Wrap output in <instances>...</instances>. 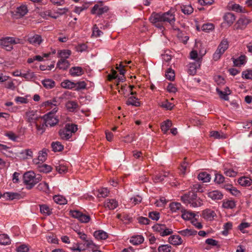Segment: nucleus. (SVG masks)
<instances>
[{
    "label": "nucleus",
    "instance_id": "obj_53",
    "mask_svg": "<svg viewBox=\"0 0 252 252\" xmlns=\"http://www.w3.org/2000/svg\"><path fill=\"white\" fill-rule=\"evenodd\" d=\"M211 137H213L217 139H225L226 138V135L222 132H220L217 131H212L210 132Z\"/></svg>",
    "mask_w": 252,
    "mask_h": 252
},
{
    "label": "nucleus",
    "instance_id": "obj_4",
    "mask_svg": "<svg viewBox=\"0 0 252 252\" xmlns=\"http://www.w3.org/2000/svg\"><path fill=\"white\" fill-rule=\"evenodd\" d=\"M19 39H16L13 37H5L0 39V46L7 51H11L13 45L19 43Z\"/></svg>",
    "mask_w": 252,
    "mask_h": 252
},
{
    "label": "nucleus",
    "instance_id": "obj_23",
    "mask_svg": "<svg viewBox=\"0 0 252 252\" xmlns=\"http://www.w3.org/2000/svg\"><path fill=\"white\" fill-rule=\"evenodd\" d=\"M150 20L153 24L162 22V13H153L150 17Z\"/></svg>",
    "mask_w": 252,
    "mask_h": 252
},
{
    "label": "nucleus",
    "instance_id": "obj_28",
    "mask_svg": "<svg viewBox=\"0 0 252 252\" xmlns=\"http://www.w3.org/2000/svg\"><path fill=\"white\" fill-rule=\"evenodd\" d=\"M172 123L169 120H166L161 124L160 128L161 131L164 133H166L169 129L172 126Z\"/></svg>",
    "mask_w": 252,
    "mask_h": 252
},
{
    "label": "nucleus",
    "instance_id": "obj_60",
    "mask_svg": "<svg viewBox=\"0 0 252 252\" xmlns=\"http://www.w3.org/2000/svg\"><path fill=\"white\" fill-rule=\"evenodd\" d=\"M47 156V150L43 149L41 152L39 153V155L38 156V160L43 162L45 160Z\"/></svg>",
    "mask_w": 252,
    "mask_h": 252
},
{
    "label": "nucleus",
    "instance_id": "obj_8",
    "mask_svg": "<svg viewBox=\"0 0 252 252\" xmlns=\"http://www.w3.org/2000/svg\"><path fill=\"white\" fill-rule=\"evenodd\" d=\"M70 215L74 218L78 219L81 222L87 223L91 220L89 215H86L77 210H71Z\"/></svg>",
    "mask_w": 252,
    "mask_h": 252
},
{
    "label": "nucleus",
    "instance_id": "obj_37",
    "mask_svg": "<svg viewBox=\"0 0 252 252\" xmlns=\"http://www.w3.org/2000/svg\"><path fill=\"white\" fill-rule=\"evenodd\" d=\"M61 86L64 89L74 90L75 83L68 80H65L62 82Z\"/></svg>",
    "mask_w": 252,
    "mask_h": 252
},
{
    "label": "nucleus",
    "instance_id": "obj_52",
    "mask_svg": "<svg viewBox=\"0 0 252 252\" xmlns=\"http://www.w3.org/2000/svg\"><path fill=\"white\" fill-rule=\"evenodd\" d=\"M87 84L84 81L75 83L74 90L77 91L85 89L86 88Z\"/></svg>",
    "mask_w": 252,
    "mask_h": 252
},
{
    "label": "nucleus",
    "instance_id": "obj_55",
    "mask_svg": "<svg viewBox=\"0 0 252 252\" xmlns=\"http://www.w3.org/2000/svg\"><path fill=\"white\" fill-rule=\"evenodd\" d=\"M166 78L170 81H173L175 78L174 71L171 69L168 68L165 73Z\"/></svg>",
    "mask_w": 252,
    "mask_h": 252
},
{
    "label": "nucleus",
    "instance_id": "obj_29",
    "mask_svg": "<svg viewBox=\"0 0 252 252\" xmlns=\"http://www.w3.org/2000/svg\"><path fill=\"white\" fill-rule=\"evenodd\" d=\"M42 84L47 89L53 88L55 86V81L51 79H45L41 81Z\"/></svg>",
    "mask_w": 252,
    "mask_h": 252
},
{
    "label": "nucleus",
    "instance_id": "obj_16",
    "mask_svg": "<svg viewBox=\"0 0 252 252\" xmlns=\"http://www.w3.org/2000/svg\"><path fill=\"white\" fill-rule=\"evenodd\" d=\"M202 217L206 220H212L216 217V214L214 211L207 209L203 211Z\"/></svg>",
    "mask_w": 252,
    "mask_h": 252
},
{
    "label": "nucleus",
    "instance_id": "obj_35",
    "mask_svg": "<svg viewBox=\"0 0 252 252\" xmlns=\"http://www.w3.org/2000/svg\"><path fill=\"white\" fill-rule=\"evenodd\" d=\"M224 20L229 25H231L235 20V15L231 13H227L223 16Z\"/></svg>",
    "mask_w": 252,
    "mask_h": 252
},
{
    "label": "nucleus",
    "instance_id": "obj_2",
    "mask_svg": "<svg viewBox=\"0 0 252 252\" xmlns=\"http://www.w3.org/2000/svg\"><path fill=\"white\" fill-rule=\"evenodd\" d=\"M23 179L27 189H31L41 180V177L39 175H36L32 171H28L24 174Z\"/></svg>",
    "mask_w": 252,
    "mask_h": 252
},
{
    "label": "nucleus",
    "instance_id": "obj_34",
    "mask_svg": "<svg viewBox=\"0 0 252 252\" xmlns=\"http://www.w3.org/2000/svg\"><path fill=\"white\" fill-rule=\"evenodd\" d=\"M36 113V110H30L26 112V115L27 117L29 122H31L34 120H37L38 119L39 117L37 116Z\"/></svg>",
    "mask_w": 252,
    "mask_h": 252
},
{
    "label": "nucleus",
    "instance_id": "obj_30",
    "mask_svg": "<svg viewBox=\"0 0 252 252\" xmlns=\"http://www.w3.org/2000/svg\"><path fill=\"white\" fill-rule=\"evenodd\" d=\"M3 196L7 199L14 200L19 199L21 198V194L16 192H7L4 193Z\"/></svg>",
    "mask_w": 252,
    "mask_h": 252
},
{
    "label": "nucleus",
    "instance_id": "obj_41",
    "mask_svg": "<svg viewBox=\"0 0 252 252\" xmlns=\"http://www.w3.org/2000/svg\"><path fill=\"white\" fill-rule=\"evenodd\" d=\"M126 103L128 105H131L136 107L139 106L140 105V103L138 101V98L135 96L129 97L126 101Z\"/></svg>",
    "mask_w": 252,
    "mask_h": 252
},
{
    "label": "nucleus",
    "instance_id": "obj_19",
    "mask_svg": "<svg viewBox=\"0 0 252 252\" xmlns=\"http://www.w3.org/2000/svg\"><path fill=\"white\" fill-rule=\"evenodd\" d=\"M34 162L37 164V168L39 172L47 173L51 171L52 167L47 164H44L42 162L39 164L38 162H36V160H34Z\"/></svg>",
    "mask_w": 252,
    "mask_h": 252
},
{
    "label": "nucleus",
    "instance_id": "obj_11",
    "mask_svg": "<svg viewBox=\"0 0 252 252\" xmlns=\"http://www.w3.org/2000/svg\"><path fill=\"white\" fill-rule=\"evenodd\" d=\"M250 22L251 20L249 18L245 16L242 17L237 21L235 25V29L237 30H244Z\"/></svg>",
    "mask_w": 252,
    "mask_h": 252
},
{
    "label": "nucleus",
    "instance_id": "obj_12",
    "mask_svg": "<svg viewBox=\"0 0 252 252\" xmlns=\"http://www.w3.org/2000/svg\"><path fill=\"white\" fill-rule=\"evenodd\" d=\"M43 40L41 36L37 34L31 35L28 38V41L34 46L40 45Z\"/></svg>",
    "mask_w": 252,
    "mask_h": 252
},
{
    "label": "nucleus",
    "instance_id": "obj_51",
    "mask_svg": "<svg viewBox=\"0 0 252 252\" xmlns=\"http://www.w3.org/2000/svg\"><path fill=\"white\" fill-rule=\"evenodd\" d=\"M37 189L39 190H41L45 192H48L49 191V185L46 182H41L37 186Z\"/></svg>",
    "mask_w": 252,
    "mask_h": 252
},
{
    "label": "nucleus",
    "instance_id": "obj_26",
    "mask_svg": "<svg viewBox=\"0 0 252 252\" xmlns=\"http://www.w3.org/2000/svg\"><path fill=\"white\" fill-rule=\"evenodd\" d=\"M181 213L182 219L186 220H193L195 216L194 213L189 211H187L185 208L184 209V211H183Z\"/></svg>",
    "mask_w": 252,
    "mask_h": 252
},
{
    "label": "nucleus",
    "instance_id": "obj_14",
    "mask_svg": "<svg viewBox=\"0 0 252 252\" xmlns=\"http://www.w3.org/2000/svg\"><path fill=\"white\" fill-rule=\"evenodd\" d=\"M169 208L172 213H182L184 211V207L180 203L173 202L169 204Z\"/></svg>",
    "mask_w": 252,
    "mask_h": 252
},
{
    "label": "nucleus",
    "instance_id": "obj_64",
    "mask_svg": "<svg viewBox=\"0 0 252 252\" xmlns=\"http://www.w3.org/2000/svg\"><path fill=\"white\" fill-rule=\"evenodd\" d=\"M242 77L247 79H252V70H247L242 72Z\"/></svg>",
    "mask_w": 252,
    "mask_h": 252
},
{
    "label": "nucleus",
    "instance_id": "obj_57",
    "mask_svg": "<svg viewBox=\"0 0 252 252\" xmlns=\"http://www.w3.org/2000/svg\"><path fill=\"white\" fill-rule=\"evenodd\" d=\"M148 217L152 220L157 221L160 218V214L157 211H152L149 213Z\"/></svg>",
    "mask_w": 252,
    "mask_h": 252
},
{
    "label": "nucleus",
    "instance_id": "obj_25",
    "mask_svg": "<svg viewBox=\"0 0 252 252\" xmlns=\"http://www.w3.org/2000/svg\"><path fill=\"white\" fill-rule=\"evenodd\" d=\"M239 184L244 187H249L251 185L252 180L246 176H243L240 178L238 181Z\"/></svg>",
    "mask_w": 252,
    "mask_h": 252
},
{
    "label": "nucleus",
    "instance_id": "obj_63",
    "mask_svg": "<svg viewBox=\"0 0 252 252\" xmlns=\"http://www.w3.org/2000/svg\"><path fill=\"white\" fill-rule=\"evenodd\" d=\"M22 77L25 78L26 80H29L34 77V74L30 70H28L26 73H22Z\"/></svg>",
    "mask_w": 252,
    "mask_h": 252
},
{
    "label": "nucleus",
    "instance_id": "obj_10",
    "mask_svg": "<svg viewBox=\"0 0 252 252\" xmlns=\"http://www.w3.org/2000/svg\"><path fill=\"white\" fill-rule=\"evenodd\" d=\"M103 206L107 209L113 210L118 207L119 202L116 199L107 198L104 201Z\"/></svg>",
    "mask_w": 252,
    "mask_h": 252
},
{
    "label": "nucleus",
    "instance_id": "obj_31",
    "mask_svg": "<svg viewBox=\"0 0 252 252\" xmlns=\"http://www.w3.org/2000/svg\"><path fill=\"white\" fill-rule=\"evenodd\" d=\"M144 241V238L142 235L132 236L130 239V242L134 245L142 244Z\"/></svg>",
    "mask_w": 252,
    "mask_h": 252
},
{
    "label": "nucleus",
    "instance_id": "obj_1",
    "mask_svg": "<svg viewBox=\"0 0 252 252\" xmlns=\"http://www.w3.org/2000/svg\"><path fill=\"white\" fill-rule=\"evenodd\" d=\"M182 201L186 204H189L193 208L202 205V200L193 192H189L181 196Z\"/></svg>",
    "mask_w": 252,
    "mask_h": 252
},
{
    "label": "nucleus",
    "instance_id": "obj_21",
    "mask_svg": "<svg viewBox=\"0 0 252 252\" xmlns=\"http://www.w3.org/2000/svg\"><path fill=\"white\" fill-rule=\"evenodd\" d=\"M69 62L65 59H61L57 63V67L61 70H66L69 66Z\"/></svg>",
    "mask_w": 252,
    "mask_h": 252
},
{
    "label": "nucleus",
    "instance_id": "obj_48",
    "mask_svg": "<svg viewBox=\"0 0 252 252\" xmlns=\"http://www.w3.org/2000/svg\"><path fill=\"white\" fill-rule=\"evenodd\" d=\"M40 15L45 19H47L48 17H50L54 19H57L58 16L53 15L50 10H45L40 12Z\"/></svg>",
    "mask_w": 252,
    "mask_h": 252
},
{
    "label": "nucleus",
    "instance_id": "obj_44",
    "mask_svg": "<svg viewBox=\"0 0 252 252\" xmlns=\"http://www.w3.org/2000/svg\"><path fill=\"white\" fill-rule=\"evenodd\" d=\"M28 11L27 7L25 5H22L18 7L16 10V13L20 16H24L27 13Z\"/></svg>",
    "mask_w": 252,
    "mask_h": 252
},
{
    "label": "nucleus",
    "instance_id": "obj_15",
    "mask_svg": "<svg viewBox=\"0 0 252 252\" xmlns=\"http://www.w3.org/2000/svg\"><path fill=\"white\" fill-rule=\"evenodd\" d=\"M175 21V15L171 11H168L162 13V22H168L172 25L174 23Z\"/></svg>",
    "mask_w": 252,
    "mask_h": 252
},
{
    "label": "nucleus",
    "instance_id": "obj_61",
    "mask_svg": "<svg viewBox=\"0 0 252 252\" xmlns=\"http://www.w3.org/2000/svg\"><path fill=\"white\" fill-rule=\"evenodd\" d=\"M171 247L169 245H162L158 247V252H170Z\"/></svg>",
    "mask_w": 252,
    "mask_h": 252
},
{
    "label": "nucleus",
    "instance_id": "obj_36",
    "mask_svg": "<svg viewBox=\"0 0 252 252\" xmlns=\"http://www.w3.org/2000/svg\"><path fill=\"white\" fill-rule=\"evenodd\" d=\"M228 6L229 9L237 12H244V10L243 9V7L238 4L231 2L228 4Z\"/></svg>",
    "mask_w": 252,
    "mask_h": 252
},
{
    "label": "nucleus",
    "instance_id": "obj_46",
    "mask_svg": "<svg viewBox=\"0 0 252 252\" xmlns=\"http://www.w3.org/2000/svg\"><path fill=\"white\" fill-rule=\"evenodd\" d=\"M181 11L185 14L189 15L193 11V9L190 5H183L181 6Z\"/></svg>",
    "mask_w": 252,
    "mask_h": 252
},
{
    "label": "nucleus",
    "instance_id": "obj_50",
    "mask_svg": "<svg viewBox=\"0 0 252 252\" xmlns=\"http://www.w3.org/2000/svg\"><path fill=\"white\" fill-rule=\"evenodd\" d=\"M232 228V223L231 222H227L224 224L223 227V231L221 233L224 236H227L228 234V231L231 230Z\"/></svg>",
    "mask_w": 252,
    "mask_h": 252
},
{
    "label": "nucleus",
    "instance_id": "obj_17",
    "mask_svg": "<svg viewBox=\"0 0 252 252\" xmlns=\"http://www.w3.org/2000/svg\"><path fill=\"white\" fill-rule=\"evenodd\" d=\"M173 177L172 174L168 172H164L163 173H159L155 176L154 178V181L155 182H160L164 180L165 178H169Z\"/></svg>",
    "mask_w": 252,
    "mask_h": 252
},
{
    "label": "nucleus",
    "instance_id": "obj_40",
    "mask_svg": "<svg viewBox=\"0 0 252 252\" xmlns=\"http://www.w3.org/2000/svg\"><path fill=\"white\" fill-rule=\"evenodd\" d=\"M40 210L41 214L45 215H50L52 213V209L46 204L40 205Z\"/></svg>",
    "mask_w": 252,
    "mask_h": 252
},
{
    "label": "nucleus",
    "instance_id": "obj_6",
    "mask_svg": "<svg viewBox=\"0 0 252 252\" xmlns=\"http://www.w3.org/2000/svg\"><path fill=\"white\" fill-rule=\"evenodd\" d=\"M228 48V41L226 39H223L219 45L218 47L214 54H213V59L214 61L219 60L221 55Z\"/></svg>",
    "mask_w": 252,
    "mask_h": 252
},
{
    "label": "nucleus",
    "instance_id": "obj_38",
    "mask_svg": "<svg viewBox=\"0 0 252 252\" xmlns=\"http://www.w3.org/2000/svg\"><path fill=\"white\" fill-rule=\"evenodd\" d=\"M55 202L60 205H64L67 203V200L65 197L61 195H56L53 197Z\"/></svg>",
    "mask_w": 252,
    "mask_h": 252
},
{
    "label": "nucleus",
    "instance_id": "obj_20",
    "mask_svg": "<svg viewBox=\"0 0 252 252\" xmlns=\"http://www.w3.org/2000/svg\"><path fill=\"white\" fill-rule=\"evenodd\" d=\"M84 71L81 67L74 66L69 69V73L73 77L80 76L83 74Z\"/></svg>",
    "mask_w": 252,
    "mask_h": 252
},
{
    "label": "nucleus",
    "instance_id": "obj_33",
    "mask_svg": "<svg viewBox=\"0 0 252 252\" xmlns=\"http://www.w3.org/2000/svg\"><path fill=\"white\" fill-rule=\"evenodd\" d=\"M246 63V57L245 55H241L239 58L234 59L233 63L236 66H239L244 64Z\"/></svg>",
    "mask_w": 252,
    "mask_h": 252
},
{
    "label": "nucleus",
    "instance_id": "obj_39",
    "mask_svg": "<svg viewBox=\"0 0 252 252\" xmlns=\"http://www.w3.org/2000/svg\"><path fill=\"white\" fill-rule=\"evenodd\" d=\"M66 107L70 112H74L78 107L77 102L74 101H69L66 103Z\"/></svg>",
    "mask_w": 252,
    "mask_h": 252
},
{
    "label": "nucleus",
    "instance_id": "obj_22",
    "mask_svg": "<svg viewBox=\"0 0 252 252\" xmlns=\"http://www.w3.org/2000/svg\"><path fill=\"white\" fill-rule=\"evenodd\" d=\"M236 202L233 200L224 199L222 201V207L226 209H232L235 208Z\"/></svg>",
    "mask_w": 252,
    "mask_h": 252
},
{
    "label": "nucleus",
    "instance_id": "obj_32",
    "mask_svg": "<svg viewBox=\"0 0 252 252\" xmlns=\"http://www.w3.org/2000/svg\"><path fill=\"white\" fill-rule=\"evenodd\" d=\"M198 179L202 181L203 183H207L210 182L211 180V176L207 172H201L198 175Z\"/></svg>",
    "mask_w": 252,
    "mask_h": 252
},
{
    "label": "nucleus",
    "instance_id": "obj_56",
    "mask_svg": "<svg viewBox=\"0 0 252 252\" xmlns=\"http://www.w3.org/2000/svg\"><path fill=\"white\" fill-rule=\"evenodd\" d=\"M103 34V32H101L98 26L95 24L93 26L92 35L95 37H99Z\"/></svg>",
    "mask_w": 252,
    "mask_h": 252
},
{
    "label": "nucleus",
    "instance_id": "obj_24",
    "mask_svg": "<svg viewBox=\"0 0 252 252\" xmlns=\"http://www.w3.org/2000/svg\"><path fill=\"white\" fill-rule=\"evenodd\" d=\"M169 242L175 246L180 245L182 243L181 237L179 235H172L168 238Z\"/></svg>",
    "mask_w": 252,
    "mask_h": 252
},
{
    "label": "nucleus",
    "instance_id": "obj_27",
    "mask_svg": "<svg viewBox=\"0 0 252 252\" xmlns=\"http://www.w3.org/2000/svg\"><path fill=\"white\" fill-rule=\"evenodd\" d=\"M94 236L97 240H105L108 237L107 233L102 230L94 231Z\"/></svg>",
    "mask_w": 252,
    "mask_h": 252
},
{
    "label": "nucleus",
    "instance_id": "obj_7",
    "mask_svg": "<svg viewBox=\"0 0 252 252\" xmlns=\"http://www.w3.org/2000/svg\"><path fill=\"white\" fill-rule=\"evenodd\" d=\"M155 232L158 233L162 237L169 235L173 233L172 229L168 228L164 224L157 223L153 226Z\"/></svg>",
    "mask_w": 252,
    "mask_h": 252
},
{
    "label": "nucleus",
    "instance_id": "obj_59",
    "mask_svg": "<svg viewBox=\"0 0 252 252\" xmlns=\"http://www.w3.org/2000/svg\"><path fill=\"white\" fill-rule=\"evenodd\" d=\"M124 63L125 64H129L131 63V61H125V62H122L119 64V66H117L116 67V68L119 70L120 75L123 76H124L126 71L124 68L125 66V65L124 64Z\"/></svg>",
    "mask_w": 252,
    "mask_h": 252
},
{
    "label": "nucleus",
    "instance_id": "obj_5",
    "mask_svg": "<svg viewBox=\"0 0 252 252\" xmlns=\"http://www.w3.org/2000/svg\"><path fill=\"white\" fill-rule=\"evenodd\" d=\"M57 111L58 108L55 107L51 112L44 115L43 118L47 126H53L58 124L59 120L55 114Z\"/></svg>",
    "mask_w": 252,
    "mask_h": 252
},
{
    "label": "nucleus",
    "instance_id": "obj_45",
    "mask_svg": "<svg viewBox=\"0 0 252 252\" xmlns=\"http://www.w3.org/2000/svg\"><path fill=\"white\" fill-rule=\"evenodd\" d=\"M51 146L53 151L55 152H60L63 149V146L61 143V142L58 141L52 142Z\"/></svg>",
    "mask_w": 252,
    "mask_h": 252
},
{
    "label": "nucleus",
    "instance_id": "obj_42",
    "mask_svg": "<svg viewBox=\"0 0 252 252\" xmlns=\"http://www.w3.org/2000/svg\"><path fill=\"white\" fill-rule=\"evenodd\" d=\"M179 233L184 236H189L196 235L197 231L194 229H186L179 231Z\"/></svg>",
    "mask_w": 252,
    "mask_h": 252
},
{
    "label": "nucleus",
    "instance_id": "obj_43",
    "mask_svg": "<svg viewBox=\"0 0 252 252\" xmlns=\"http://www.w3.org/2000/svg\"><path fill=\"white\" fill-rule=\"evenodd\" d=\"M71 55V51L69 50H62L58 51V57L61 59L66 60Z\"/></svg>",
    "mask_w": 252,
    "mask_h": 252
},
{
    "label": "nucleus",
    "instance_id": "obj_47",
    "mask_svg": "<svg viewBox=\"0 0 252 252\" xmlns=\"http://www.w3.org/2000/svg\"><path fill=\"white\" fill-rule=\"evenodd\" d=\"M10 243V239L7 235L5 234H0V244L7 245Z\"/></svg>",
    "mask_w": 252,
    "mask_h": 252
},
{
    "label": "nucleus",
    "instance_id": "obj_3",
    "mask_svg": "<svg viewBox=\"0 0 252 252\" xmlns=\"http://www.w3.org/2000/svg\"><path fill=\"white\" fill-rule=\"evenodd\" d=\"M77 126L73 124H67L65 127L59 131V135L61 138L63 140H68L77 130Z\"/></svg>",
    "mask_w": 252,
    "mask_h": 252
},
{
    "label": "nucleus",
    "instance_id": "obj_49",
    "mask_svg": "<svg viewBox=\"0 0 252 252\" xmlns=\"http://www.w3.org/2000/svg\"><path fill=\"white\" fill-rule=\"evenodd\" d=\"M20 154L23 158H29L32 157V151L29 149L21 151Z\"/></svg>",
    "mask_w": 252,
    "mask_h": 252
},
{
    "label": "nucleus",
    "instance_id": "obj_62",
    "mask_svg": "<svg viewBox=\"0 0 252 252\" xmlns=\"http://www.w3.org/2000/svg\"><path fill=\"white\" fill-rule=\"evenodd\" d=\"M35 126L37 131L40 134H42L45 131L46 127L48 126L46 125L45 122L40 125L36 124Z\"/></svg>",
    "mask_w": 252,
    "mask_h": 252
},
{
    "label": "nucleus",
    "instance_id": "obj_54",
    "mask_svg": "<svg viewBox=\"0 0 252 252\" xmlns=\"http://www.w3.org/2000/svg\"><path fill=\"white\" fill-rule=\"evenodd\" d=\"M43 106L45 107H50L51 108L53 109L55 107H57V101L55 99L47 100L43 103Z\"/></svg>",
    "mask_w": 252,
    "mask_h": 252
},
{
    "label": "nucleus",
    "instance_id": "obj_18",
    "mask_svg": "<svg viewBox=\"0 0 252 252\" xmlns=\"http://www.w3.org/2000/svg\"><path fill=\"white\" fill-rule=\"evenodd\" d=\"M208 196L213 200H221L223 198V194L218 190L209 191L207 193Z\"/></svg>",
    "mask_w": 252,
    "mask_h": 252
},
{
    "label": "nucleus",
    "instance_id": "obj_58",
    "mask_svg": "<svg viewBox=\"0 0 252 252\" xmlns=\"http://www.w3.org/2000/svg\"><path fill=\"white\" fill-rule=\"evenodd\" d=\"M98 196L99 197H105L107 196L108 194L109 193V190L107 188H103L98 189Z\"/></svg>",
    "mask_w": 252,
    "mask_h": 252
},
{
    "label": "nucleus",
    "instance_id": "obj_9",
    "mask_svg": "<svg viewBox=\"0 0 252 252\" xmlns=\"http://www.w3.org/2000/svg\"><path fill=\"white\" fill-rule=\"evenodd\" d=\"M109 10V8L107 6L102 4H95L92 8L91 13L93 14H95L98 16L102 15L103 14L107 12Z\"/></svg>",
    "mask_w": 252,
    "mask_h": 252
},
{
    "label": "nucleus",
    "instance_id": "obj_13",
    "mask_svg": "<svg viewBox=\"0 0 252 252\" xmlns=\"http://www.w3.org/2000/svg\"><path fill=\"white\" fill-rule=\"evenodd\" d=\"M201 62V59L199 58L194 62L190 63L189 64V74L193 75L196 73V69L200 66Z\"/></svg>",
    "mask_w": 252,
    "mask_h": 252
}]
</instances>
